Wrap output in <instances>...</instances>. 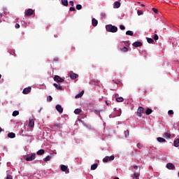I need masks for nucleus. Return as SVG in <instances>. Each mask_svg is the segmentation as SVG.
Returning <instances> with one entry per match:
<instances>
[{
  "label": "nucleus",
  "instance_id": "nucleus-1",
  "mask_svg": "<svg viewBox=\"0 0 179 179\" xmlns=\"http://www.w3.org/2000/svg\"><path fill=\"white\" fill-rule=\"evenodd\" d=\"M106 29L110 33H117V31H118V28L113 24L106 25Z\"/></svg>",
  "mask_w": 179,
  "mask_h": 179
},
{
  "label": "nucleus",
  "instance_id": "nucleus-2",
  "mask_svg": "<svg viewBox=\"0 0 179 179\" xmlns=\"http://www.w3.org/2000/svg\"><path fill=\"white\" fill-rule=\"evenodd\" d=\"M54 80L57 83H62V82H65V80L61 78L59 76H55Z\"/></svg>",
  "mask_w": 179,
  "mask_h": 179
},
{
  "label": "nucleus",
  "instance_id": "nucleus-3",
  "mask_svg": "<svg viewBox=\"0 0 179 179\" xmlns=\"http://www.w3.org/2000/svg\"><path fill=\"white\" fill-rule=\"evenodd\" d=\"M145 113V109L143 107L139 106L137 110V115L138 117H142V114Z\"/></svg>",
  "mask_w": 179,
  "mask_h": 179
},
{
  "label": "nucleus",
  "instance_id": "nucleus-4",
  "mask_svg": "<svg viewBox=\"0 0 179 179\" xmlns=\"http://www.w3.org/2000/svg\"><path fill=\"white\" fill-rule=\"evenodd\" d=\"M114 159H115V157L114 155H111L110 157L107 156L105 158H103V162L104 163H107L108 162H111L114 160Z\"/></svg>",
  "mask_w": 179,
  "mask_h": 179
},
{
  "label": "nucleus",
  "instance_id": "nucleus-5",
  "mask_svg": "<svg viewBox=\"0 0 179 179\" xmlns=\"http://www.w3.org/2000/svg\"><path fill=\"white\" fill-rule=\"evenodd\" d=\"M33 13H34V10H33V9L29 8L25 11L24 16H27V17L31 16Z\"/></svg>",
  "mask_w": 179,
  "mask_h": 179
},
{
  "label": "nucleus",
  "instance_id": "nucleus-6",
  "mask_svg": "<svg viewBox=\"0 0 179 179\" xmlns=\"http://www.w3.org/2000/svg\"><path fill=\"white\" fill-rule=\"evenodd\" d=\"M36 159V154L34 153L31 156H28L26 157L27 162H33Z\"/></svg>",
  "mask_w": 179,
  "mask_h": 179
},
{
  "label": "nucleus",
  "instance_id": "nucleus-7",
  "mask_svg": "<svg viewBox=\"0 0 179 179\" xmlns=\"http://www.w3.org/2000/svg\"><path fill=\"white\" fill-rule=\"evenodd\" d=\"M30 92H31V87H28L23 90L22 93L23 94H29Z\"/></svg>",
  "mask_w": 179,
  "mask_h": 179
},
{
  "label": "nucleus",
  "instance_id": "nucleus-8",
  "mask_svg": "<svg viewBox=\"0 0 179 179\" xmlns=\"http://www.w3.org/2000/svg\"><path fill=\"white\" fill-rule=\"evenodd\" d=\"M56 110L59 113V114H62V113H64V108H62V106L59 104L56 106Z\"/></svg>",
  "mask_w": 179,
  "mask_h": 179
},
{
  "label": "nucleus",
  "instance_id": "nucleus-9",
  "mask_svg": "<svg viewBox=\"0 0 179 179\" xmlns=\"http://www.w3.org/2000/svg\"><path fill=\"white\" fill-rule=\"evenodd\" d=\"M166 168L169 170H174V169H176V166H174V164L173 163H168L166 164Z\"/></svg>",
  "mask_w": 179,
  "mask_h": 179
},
{
  "label": "nucleus",
  "instance_id": "nucleus-10",
  "mask_svg": "<svg viewBox=\"0 0 179 179\" xmlns=\"http://www.w3.org/2000/svg\"><path fill=\"white\" fill-rule=\"evenodd\" d=\"M29 127H30V128H33V127H34V117L29 118Z\"/></svg>",
  "mask_w": 179,
  "mask_h": 179
},
{
  "label": "nucleus",
  "instance_id": "nucleus-11",
  "mask_svg": "<svg viewBox=\"0 0 179 179\" xmlns=\"http://www.w3.org/2000/svg\"><path fill=\"white\" fill-rule=\"evenodd\" d=\"M143 44L141 41H136L133 43L134 47H142Z\"/></svg>",
  "mask_w": 179,
  "mask_h": 179
},
{
  "label": "nucleus",
  "instance_id": "nucleus-12",
  "mask_svg": "<svg viewBox=\"0 0 179 179\" xmlns=\"http://www.w3.org/2000/svg\"><path fill=\"white\" fill-rule=\"evenodd\" d=\"M70 78H71V79L75 80V79L79 78V75H78L75 73H70Z\"/></svg>",
  "mask_w": 179,
  "mask_h": 179
},
{
  "label": "nucleus",
  "instance_id": "nucleus-13",
  "mask_svg": "<svg viewBox=\"0 0 179 179\" xmlns=\"http://www.w3.org/2000/svg\"><path fill=\"white\" fill-rule=\"evenodd\" d=\"M92 26H94V27H96V26H97V24H99V22L97 21V20H96V18H92Z\"/></svg>",
  "mask_w": 179,
  "mask_h": 179
},
{
  "label": "nucleus",
  "instance_id": "nucleus-14",
  "mask_svg": "<svg viewBox=\"0 0 179 179\" xmlns=\"http://www.w3.org/2000/svg\"><path fill=\"white\" fill-rule=\"evenodd\" d=\"M83 94H85V91L82 90L80 92V93H79L77 95H76L75 99H80V97H82V96H83Z\"/></svg>",
  "mask_w": 179,
  "mask_h": 179
},
{
  "label": "nucleus",
  "instance_id": "nucleus-15",
  "mask_svg": "<svg viewBox=\"0 0 179 179\" xmlns=\"http://www.w3.org/2000/svg\"><path fill=\"white\" fill-rule=\"evenodd\" d=\"M120 6H121V3H120V1H115L114 3L113 8L118 9V8H120Z\"/></svg>",
  "mask_w": 179,
  "mask_h": 179
},
{
  "label": "nucleus",
  "instance_id": "nucleus-16",
  "mask_svg": "<svg viewBox=\"0 0 179 179\" xmlns=\"http://www.w3.org/2000/svg\"><path fill=\"white\" fill-rule=\"evenodd\" d=\"M8 137L10 138L11 139H13V138L16 137V134L13 132H10L8 134Z\"/></svg>",
  "mask_w": 179,
  "mask_h": 179
},
{
  "label": "nucleus",
  "instance_id": "nucleus-17",
  "mask_svg": "<svg viewBox=\"0 0 179 179\" xmlns=\"http://www.w3.org/2000/svg\"><path fill=\"white\" fill-rule=\"evenodd\" d=\"M164 138H166V139H170V138H171V134H170V133L169 132H165L164 134Z\"/></svg>",
  "mask_w": 179,
  "mask_h": 179
},
{
  "label": "nucleus",
  "instance_id": "nucleus-18",
  "mask_svg": "<svg viewBox=\"0 0 179 179\" xmlns=\"http://www.w3.org/2000/svg\"><path fill=\"white\" fill-rule=\"evenodd\" d=\"M53 86L55 87V88L57 90H62V86L57 84V83H54L53 84Z\"/></svg>",
  "mask_w": 179,
  "mask_h": 179
},
{
  "label": "nucleus",
  "instance_id": "nucleus-19",
  "mask_svg": "<svg viewBox=\"0 0 179 179\" xmlns=\"http://www.w3.org/2000/svg\"><path fill=\"white\" fill-rule=\"evenodd\" d=\"M173 145H174L175 148H178V146H179V138H177L173 141Z\"/></svg>",
  "mask_w": 179,
  "mask_h": 179
},
{
  "label": "nucleus",
  "instance_id": "nucleus-20",
  "mask_svg": "<svg viewBox=\"0 0 179 179\" xmlns=\"http://www.w3.org/2000/svg\"><path fill=\"white\" fill-rule=\"evenodd\" d=\"M45 152V151L44 150L41 149L38 151H37L36 155H44Z\"/></svg>",
  "mask_w": 179,
  "mask_h": 179
},
{
  "label": "nucleus",
  "instance_id": "nucleus-21",
  "mask_svg": "<svg viewBox=\"0 0 179 179\" xmlns=\"http://www.w3.org/2000/svg\"><path fill=\"white\" fill-rule=\"evenodd\" d=\"M147 41L149 44H153L155 43V41L152 38H147Z\"/></svg>",
  "mask_w": 179,
  "mask_h": 179
},
{
  "label": "nucleus",
  "instance_id": "nucleus-22",
  "mask_svg": "<svg viewBox=\"0 0 179 179\" xmlns=\"http://www.w3.org/2000/svg\"><path fill=\"white\" fill-rule=\"evenodd\" d=\"M62 5L64 6H68V0H62Z\"/></svg>",
  "mask_w": 179,
  "mask_h": 179
},
{
  "label": "nucleus",
  "instance_id": "nucleus-23",
  "mask_svg": "<svg viewBox=\"0 0 179 179\" xmlns=\"http://www.w3.org/2000/svg\"><path fill=\"white\" fill-rule=\"evenodd\" d=\"M116 101H117V103H122V101H124V98L122 97H117L116 98Z\"/></svg>",
  "mask_w": 179,
  "mask_h": 179
},
{
  "label": "nucleus",
  "instance_id": "nucleus-24",
  "mask_svg": "<svg viewBox=\"0 0 179 179\" xmlns=\"http://www.w3.org/2000/svg\"><path fill=\"white\" fill-rule=\"evenodd\" d=\"M152 113V110L151 108H147L146 111H145V114L147 115H150V113Z\"/></svg>",
  "mask_w": 179,
  "mask_h": 179
},
{
  "label": "nucleus",
  "instance_id": "nucleus-25",
  "mask_svg": "<svg viewBox=\"0 0 179 179\" xmlns=\"http://www.w3.org/2000/svg\"><path fill=\"white\" fill-rule=\"evenodd\" d=\"M61 170H62V171H66V170H68V166H66L65 165H62Z\"/></svg>",
  "mask_w": 179,
  "mask_h": 179
},
{
  "label": "nucleus",
  "instance_id": "nucleus-26",
  "mask_svg": "<svg viewBox=\"0 0 179 179\" xmlns=\"http://www.w3.org/2000/svg\"><path fill=\"white\" fill-rule=\"evenodd\" d=\"M120 51H122V52H128L129 49L127 47H124L123 48H120Z\"/></svg>",
  "mask_w": 179,
  "mask_h": 179
},
{
  "label": "nucleus",
  "instance_id": "nucleus-27",
  "mask_svg": "<svg viewBox=\"0 0 179 179\" xmlns=\"http://www.w3.org/2000/svg\"><path fill=\"white\" fill-rule=\"evenodd\" d=\"M157 141L158 142H160V143H162V142H166V139H164V138H162V137H158V138H157Z\"/></svg>",
  "mask_w": 179,
  "mask_h": 179
},
{
  "label": "nucleus",
  "instance_id": "nucleus-28",
  "mask_svg": "<svg viewBox=\"0 0 179 179\" xmlns=\"http://www.w3.org/2000/svg\"><path fill=\"white\" fill-rule=\"evenodd\" d=\"M52 157L51 155H48L45 159H44V162H50V160H51Z\"/></svg>",
  "mask_w": 179,
  "mask_h": 179
},
{
  "label": "nucleus",
  "instance_id": "nucleus-29",
  "mask_svg": "<svg viewBox=\"0 0 179 179\" xmlns=\"http://www.w3.org/2000/svg\"><path fill=\"white\" fill-rule=\"evenodd\" d=\"M74 113H75L76 114H80V113H82V109H80V108H77V109H76V110H74Z\"/></svg>",
  "mask_w": 179,
  "mask_h": 179
},
{
  "label": "nucleus",
  "instance_id": "nucleus-30",
  "mask_svg": "<svg viewBox=\"0 0 179 179\" xmlns=\"http://www.w3.org/2000/svg\"><path fill=\"white\" fill-rule=\"evenodd\" d=\"M97 164H94L91 166V170H96V169H97Z\"/></svg>",
  "mask_w": 179,
  "mask_h": 179
},
{
  "label": "nucleus",
  "instance_id": "nucleus-31",
  "mask_svg": "<svg viewBox=\"0 0 179 179\" xmlns=\"http://www.w3.org/2000/svg\"><path fill=\"white\" fill-rule=\"evenodd\" d=\"M133 178H136V179H139V173L134 172V175H133Z\"/></svg>",
  "mask_w": 179,
  "mask_h": 179
},
{
  "label": "nucleus",
  "instance_id": "nucleus-32",
  "mask_svg": "<svg viewBox=\"0 0 179 179\" xmlns=\"http://www.w3.org/2000/svg\"><path fill=\"white\" fill-rule=\"evenodd\" d=\"M124 136L125 138H128L129 136V130L124 131Z\"/></svg>",
  "mask_w": 179,
  "mask_h": 179
},
{
  "label": "nucleus",
  "instance_id": "nucleus-33",
  "mask_svg": "<svg viewBox=\"0 0 179 179\" xmlns=\"http://www.w3.org/2000/svg\"><path fill=\"white\" fill-rule=\"evenodd\" d=\"M126 34L127 36H134V32L132 31H127Z\"/></svg>",
  "mask_w": 179,
  "mask_h": 179
},
{
  "label": "nucleus",
  "instance_id": "nucleus-34",
  "mask_svg": "<svg viewBox=\"0 0 179 179\" xmlns=\"http://www.w3.org/2000/svg\"><path fill=\"white\" fill-rule=\"evenodd\" d=\"M19 114V111L18 110H14L13 112V117H17V115Z\"/></svg>",
  "mask_w": 179,
  "mask_h": 179
},
{
  "label": "nucleus",
  "instance_id": "nucleus-35",
  "mask_svg": "<svg viewBox=\"0 0 179 179\" xmlns=\"http://www.w3.org/2000/svg\"><path fill=\"white\" fill-rule=\"evenodd\" d=\"M137 15L138 16H141V15H143V11L142 10H137Z\"/></svg>",
  "mask_w": 179,
  "mask_h": 179
},
{
  "label": "nucleus",
  "instance_id": "nucleus-36",
  "mask_svg": "<svg viewBox=\"0 0 179 179\" xmlns=\"http://www.w3.org/2000/svg\"><path fill=\"white\" fill-rule=\"evenodd\" d=\"M76 8L77 10H80V9H82V5L78 4Z\"/></svg>",
  "mask_w": 179,
  "mask_h": 179
},
{
  "label": "nucleus",
  "instance_id": "nucleus-37",
  "mask_svg": "<svg viewBox=\"0 0 179 179\" xmlns=\"http://www.w3.org/2000/svg\"><path fill=\"white\" fill-rule=\"evenodd\" d=\"M47 101H49V102L52 101V96H48L47 97Z\"/></svg>",
  "mask_w": 179,
  "mask_h": 179
},
{
  "label": "nucleus",
  "instance_id": "nucleus-38",
  "mask_svg": "<svg viewBox=\"0 0 179 179\" xmlns=\"http://www.w3.org/2000/svg\"><path fill=\"white\" fill-rule=\"evenodd\" d=\"M112 82H113L116 85H120V83H121L120 80H113Z\"/></svg>",
  "mask_w": 179,
  "mask_h": 179
},
{
  "label": "nucleus",
  "instance_id": "nucleus-39",
  "mask_svg": "<svg viewBox=\"0 0 179 179\" xmlns=\"http://www.w3.org/2000/svg\"><path fill=\"white\" fill-rule=\"evenodd\" d=\"M153 38L156 41L159 40V36L157 34H155Z\"/></svg>",
  "mask_w": 179,
  "mask_h": 179
},
{
  "label": "nucleus",
  "instance_id": "nucleus-40",
  "mask_svg": "<svg viewBox=\"0 0 179 179\" xmlns=\"http://www.w3.org/2000/svg\"><path fill=\"white\" fill-rule=\"evenodd\" d=\"M168 114L169 115H173V114H174V111H173V110H170L168 111Z\"/></svg>",
  "mask_w": 179,
  "mask_h": 179
},
{
  "label": "nucleus",
  "instance_id": "nucleus-41",
  "mask_svg": "<svg viewBox=\"0 0 179 179\" xmlns=\"http://www.w3.org/2000/svg\"><path fill=\"white\" fill-rule=\"evenodd\" d=\"M152 11H153L155 13H159V10H157V8H152Z\"/></svg>",
  "mask_w": 179,
  "mask_h": 179
},
{
  "label": "nucleus",
  "instance_id": "nucleus-42",
  "mask_svg": "<svg viewBox=\"0 0 179 179\" xmlns=\"http://www.w3.org/2000/svg\"><path fill=\"white\" fill-rule=\"evenodd\" d=\"M69 10H70L71 12H75V10H76V9H75V8H73V7H71V8H69Z\"/></svg>",
  "mask_w": 179,
  "mask_h": 179
},
{
  "label": "nucleus",
  "instance_id": "nucleus-43",
  "mask_svg": "<svg viewBox=\"0 0 179 179\" xmlns=\"http://www.w3.org/2000/svg\"><path fill=\"white\" fill-rule=\"evenodd\" d=\"M120 30H125V26H124V25H120Z\"/></svg>",
  "mask_w": 179,
  "mask_h": 179
},
{
  "label": "nucleus",
  "instance_id": "nucleus-44",
  "mask_svg": "<svg viewBox=\"0 0 179 179\" xmlns=\"http://www.w3.org/2000/svg\"><path fill=\"white\" fill-rule=\"evenodd\" d=\"M53 61H54L55 62H58V61H59V58L55 57V58L53 59Z\"/></svg>",
  "mask_w": 179,
  "mask_h": 179
},
{
  "label": "nucleus",
  "instance_id": "nucleus-45",
  "mask_svg": "<svg viewBox=\"0 0 179 179\" xmlns=\"http://www.w3.org/2000/svg\"><path fill=\"white\" fill-rule=\"evenodd\" d=\"M6 179H13L11 175H7Z\"/></svg>",
  "mask_w": 179,
  "mask_h": 179
},
{
  "label": "nucleus",
  "instance_id": "nucleus-46",
  "mask_svg": "<svg viewBox=\"0 0 179 179\" xmlns=\"http://www.w3.org/2000/svg\"><path fill=\"white\" fill-rule=\"evenodd\" d=\"M55 127H57V128H61V124L59 123L55 124Z\"/></svg>",
  "mask_w": 179,
  "mask_h": 179
},
{
  "label": "nucleus",
  "instance_id": "nucleus-47",
  "mask_svg": "<svg viewBox=\"0 0 179 179\" xmlns=\"http://www.w3.org/2000/svg\"><path fill=\"white\" fill-rule=\"evenodd\" d=\"M15 29H19L20 27V24H15Z\"/></svg>",
  "mask_w": 179,
  "mask_h": 179
},
{
  "label": "nucleus",
  "instance_id": "nucleus-48",
  "mask_svg": "<svg viewBox=\"0 0 179 179\" xmlns=\"http://www.w3.org/2000/svg\"><path fill=\"white\" fill-rule=\"evenodd\" d=\"M137 148H138V149H141V148H142V144H141V143H138L137 144Z\"/></svg>",
  "mask_w": 179,
  "mask_h": 179
},
{
  "label": "nucleus",
  "instance_id": "nucleus-49",
  "mask_svg": "<svg viewBox=\"0 0 179 179\" xmlns=\"http://www.w3.org/2000/svg\"><path fill=\"white\" fill-rule=\"evenodd\" d=\"M69 5H71V6H73V5H74L73 1H71L69 2Z\"/></svg>",
  "mask_w": 179,
  "mask_h": 179
},
{
  "label": "nucleus",
  "instance_id": "nucleus-50",
  "mask_svg": "<svg viewBox=\"0 0 179 179\" xmlns=\"http://www.w3.org/2000/svg\"><path fill=\"white\" fill-rule=\"evenodd\" d=\"M134 169L135 170H138V166L134 165Z\"/></svg>",
  "mask_w": 179,
  "mask_h": 179
},
{
  "label": "nucleus",
  "instance_id": "nucleus-51",
  "mask_svg": "<svg viewBox=\"0 0 179 179\" xmlns=\"http://www.w3.org/2000/svg\"><path fill=\"white\" fill-rule=\"evenodd\" d=\"M101 16H103V17H106V13H101Z\"/></svg>",
  "mask_w": 179,
  "mask_h": 179
},
{
  "label": "nucleus",
  "instance_id": "nucleus-52",
  "mask_svg": "<svg viewBox=\"0 0 179 179\" xmlns=\"http://www.w3.org/2000/svg\"><path fill=\"white\" fill-rule=\"evenodd\" d=\"M3 129H2V127H0V134L1 132H2Z\"/></svg>",
  "mask_w": 179,
  "mask_h": 179
},
{
  "label": "nucleus",
  "instance_id": "nucleus-53",
  "mask_svg": "<svg viewBox=\"0 0 179 179\" xmlns=\"http://www.w3.org/2000/svg\"><path fill=\"white\" fill-rule=\"evenodd\" d=\"M106 106L109 105V103H108V102H107V101H106Z\"/></svg>",
  "mask_w": 179,
  "mask_h": 179
},
{
  "label": "nucleus",
  "instance_id": "nucleus-54",
  "mask_svg": "<svg viewBox=\"0 0 179 179\" xmlns=\"http://www.w3.org/2000/svg\"><path fill=\"white\" fill-rule=\"evenodd\" d=\"M113 179H120V178L116 177V178H113Z\"/></svg>",
  "mask_w": 179,
  "mask_h": 179
},
{
  "label": "nucleus",
  "instance_id": "nucleus-55",
  "mask_svg": "<svg viewBox=\"0 0 179 179\" xmlns=\"http://www.w3.org/2000/svg\"><path fill=\"white\" fill-rule=\"evenodd\" d=\"M1 160H2V157L0 156V162H1Z\"/></svg>",
  "mask_w": 179,
  "mask_h": 179
},
{
  "label": "nucleus",
  "instance_id": "nucleus-56",
  "mask_svg": "<svg viewBox=\"0 0 179 179\" xmlns=\"http://www.w3.org/2000/svg\"><path fill=\"white\" fill-rule=\"evenodd\" d=\"M141 6H145V4H141Z\"/></svg>",
  "mask_w": 179,
  "mask_h": 179
},
{
  "label": "nucleus",
  "instance_id": "nucleus-57",
  "mask_svg": "<svg viewBox=\"0 0 179 179\" xmlns=\"http://www.w3.org/2000/svg\"><path fill=\"white\" fill-rule=\"evenodd\" d=\"M1 78H2V76L0 74V79H1Z\"/></svg>",
  "mask_w": 179,
  "mask_h": 179
},
{
  "label": "nucleus",
  "instance_id": "nucleus-58",
  "mask_svg": "<svg viewBox=\"0 0 179 179\" xmlns=\"http://www.w3.org/2000/svg\"><path fill=\"white\" fill-rule=\"evenodd\" d=\"M135 152H138V150H135Z\"/></svg>",
  "mask_w": 179,
  "mask_h": 179
},
{
  "label": "nucleus",
  "instance_id": "nucleus-59",
  "mask_svg": "<svg viewBox=\"0 0 179 179\" xmlns=\"http://www.w3.org/2000/svg\"><path fill=\"white\" fill-rule=\"evenodd\" d=\"M66 173H69V171H67V172H66Z\"/></svg>",
  "mask_w": 179,
  "mask_h": 179
},
{
  "label": "nucleus",
  "instance_id": "nucleus-60",
  "mask_svg": "<svg viewBox=\"0 0 179 179\" xmlns=\"http://www.w3.org/2000/svg\"><path fill=\"white\" fill-rule=\"evenodd\" d=\"M145 93H146V90L145 91Z\"/></svg>",
  "mask_w": 179,
  "mask_h": 179
},
{
  "label": "nucleus",
  "instance_id": "nucleus-61",
  "mask_svg": "<svg viewBox=\"0 0 179 179\" xmlns=\"http://www.w3.org/2000/svg\"><path fill=\"white\" fill-rule=\"evenodd\" d=\"M178 130H179V128H178Z\"/></svg>",
  "mask_w": 179,
  "mask_h": 179
},
{
  "label": "nucleus",
  "instance_id": "nucleus-62",
  "mask_svg": "<svg viewBox=\"0 0 179 179\" xmlns=\"http://www.w3.org/2000/svg\"><path fill=\"white\" fill-rule=\"evenodd\" d=\"M178 174H179V172H178Z\"/></svg>",
  "mask_w": 179,
  "mask_h": 179
},
{
  "label": "nucleus",
  "instance_id": "nucleus-63",
  "mask_svg": "<svg viewBox=\"0 0 179 179\" xmlns=\"http://www.w3.org/2000/svg\"><path fill=\"white\" fill-rule=\"evenodd\" d=\"M178 174H179V172H178Z\"/></svg>",
  "mask_w": 179,
  "mask_h": 179
}]
</instances>
